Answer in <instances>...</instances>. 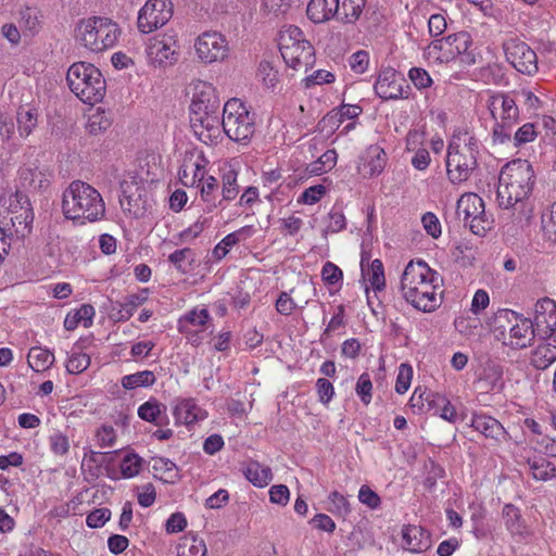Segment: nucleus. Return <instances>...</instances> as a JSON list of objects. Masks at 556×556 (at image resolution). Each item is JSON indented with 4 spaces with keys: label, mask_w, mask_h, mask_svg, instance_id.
<instances>
[{
    "label": "nucleus",
    "mask_w": 556,
    "mask_h": 556,
    "mask_svg": "<svg viewBox=\"0 0 556 556\" xmlns=\"http://www.w3.org/2000/svg\"><path fill=\"white\" fill-rule=\"evenodd\" d=\"M441 282L438 271L425 261L412 260L402 273L400 291L403 299L413 307L430 313L441 305Z\"/></svg>",
    "instance_id": "1"
},
{
    "label": "nucleus",
    "mask_w": 556,
    "mask_h": 556,
    "mask_svg": "<svg viewBox=\"0 0 556 556\" xmlns=\"http://www.w3.org/2000/svg\"><path fill=\"white\" fill-rule=\"evenodd\" d=\"M105 202L101 193L91 185L75 180L64 190L62 212L66 219L85 225L105 217Z\"/></svg>",
    "instance_id": "2"
},
{
    "label": "nucleus",
    "mask_w": 556,
    "mask_h": 556,
    "mask_svg": "<svg viewBox=\"0 0 556 556\" xmlns=\"http://www.w3.org/2000/svg\"><path fill=\"white\" fill-rule=\"evenodd\" d=\"M534 185V172L526 160H514L501 169L496 200L502 208H510L529 197Z\"/></svg>",
    "instance_id": "3"
},
{
    "label": "nucleus",
    "mask_w": 556,
    "mask_h": 556,
    "mask_svg": "<svg viewBox=\"0 0 556 556\" xmlns=\"http://www.w3.org/2000/svg\"><path fill=\"white\" fill-rule=\"evenodd\" d=\"M480 141L467 130H455L447 148L446 173L452 184L466 181L477 166Z\"/></svg>",
    "instance_id": "4"
},
{
    "label": "nucleus",
    "mask_w": 556,
    "mask_h": 556,
    "mask_svg": "<svg viewBox=\"0 0 556 556\" xmlns=\"http://www.w3.org/2000/svg\"><path fill=\"white\" fill-rule=\"evenodd\" d=\"M472 38L467 31H458L430 41L422 49V59L429 66H442L456 61L472 65L477 54L472 49Z\"/></svg>",
    "instance_id": "5"
},
{
    "label": "nucleus",
    "mask_w": 556,
    "mask_h": 556,
    "mask_svg": "<svg viewBox=\"0 0 556 556\" xmlns=\"http://www.w3.org/2000/svg\"><path fill=\"white\" fill-rule=\"evenodd\" d=\"M121 34L119 25L105 16L83 18L75 27L76 42L92 53H101L115 47Z\"/></svg>",
    "instance_id": "6"
},
{
    "label": "nucleus",
    "mask_w": 556,
    "mask_h": 556,
    "mask_svg": "<svg viewBox=\"0 0 556 556\" xmlns=\"http://www.w3.org/2000/svg\"><path fill=\"white\" fill-rule=\"evenodd\" d=\"M278 48L286 65L296 72L312 68L315 49L303 30L295 25H283L278 31Z\"/></svg>",
    "instance_id": "7"
},
{
    "label": "nucleus",
    "mask_w": 556,
    "mask_h": 556,
    "mask_svg": "<svg viewBox=\"0 0 556 556\" xmlns=\"http://www.w3.org/2000/svg\"><path fill=\"white\" fill-rule=\"evenodd\" d=\"M494 332L503 344L513 349H525L534 340L536 330L530 318L515 311L503 308L494 315Z\"/></svg>",
    "instance_id": "8"
},
{
    "label": "nucleus",
    "mask_w": 556,
    "mask_h": 556,
    "mask_svg": "<svg viewBox=\"0 0 556 556\" xmlns=\"http://www.w3.org/2000/svg\"><path fill=\"white\" fill-rule=\"evenodd\" d=\"M66 80L71 91L84 103L94 104L105 94V79L93 64L74 63L67 71Z\"/></svg>",
    "instance_id": "9"
},
{
    "label": "nucleus",
    "mask_w": 556,
    "mask_h": 556,
    "mask_svg": "<svg viewBox=\"0 0 556 556\" xmlns=\"http://www.w3.org/2000/svg\"><path fill=\"white\" fill-rule=\"evenodd\" d=\"M482 99L493 121L494 141L504 143L510 140L511 129L519 119L516 100L505 92H488Z\"/></svg>",
    "instance_id": "10"
},
{
    "label": "nucleus",
    "mask_w": 556,
    "mask_h": 556,
    "mask_svg": "<svg viewBox=\"0 0 556 556\" xmlns=\"http://www.w3.org/2000/svg\"><path fill=\"white\" fill-rule=\"evenodd\" d=\"M0 206L12 214L10 223L1 230L5 233V241H18L31 232L34 214L27 198L20 192H8L0 198Z\"/></svg>",
    "instance_id": "11"
},
{
    "label": "nucleus",
    "mask_w": 556,
    "mask_h": 556,
    "mask_svg": "<svg viewBox=\"0 0 556 556\" xmlns=\"http://www.w3.org/2000/svg\"><path fill=\"white\" fill-rule=\"evenodd\" d=\"M222 126L230 140L247 144L255 131L254 114L243 101L232 98L224 104Z\"/></svg>",
    "instance_id": "12"
},
{
    "label": "nucleus",
    "mask_w": 556,
    "mask_h": 556,
    "mask_svg": "<svg viewBox=\"0 0 556 556\" xmlns=\"http://www.w3.org/2000/svg\"><path fill=\"white\" fill-rule=\"evenodd\" d=\"M146 56L154 67L175 64L179 56L178 33L169 28L150 37L146 42Z\"/></svg>",
    "instance_id": "13"
},
{
    "label": "nucleus",
    "mask_w": 556,
    "mask_h": 556,
    "mask_svg": "<svg viewBox=\"0 0 556 556\" xmlns=\"http://www.w3.org/2000/svg\"><path fill=\"white\" fill-rule=\"evenodd\" d=\"M457 215L477 236H484L493 226V218L485 212L483 200L472 192L459 198Z\"/></svg>",
    "instance_id": "14"
},
{
    "label": "nucleus",
    "mask_w": 556,
    "mask_h": 556,
    "mask_svg": "<svg viewBox=\"0 0 556 556\" xmlns=\"http://www.w3.org/2000/svg\"><path fill=\"white\" fill-rule=\"evenodd\" d=\"M173 16L170 0H147L138 11L137 28L141 34H151L166 25Z\"/></svg>",
    "instance_id": "15"
},
{
    "label": "nucleus",
    "mask_w": 556,
    "mask_h": 556,
    "mask_svg": "<svg viewBox=\"0 0 556 556\" xmlns=\"http://www.w3.org/2000/svg\"><path fill=\"white\" fill-rule=\"evenodd\" d=\"M194 52L198 60L205 64L225 61L229 55V45L218 31H204L194 39Z\"/></svg>",
    "instance_id": "16"
},
{
    "label": "nucleus",
    "mask_w": 556,
    "mask_h": 556,
    "mask_svg": "<svg viewBox=\"0 0 556 556\" xmlns=\"http://www.w3.org/2000/svg\"><path fill=\"white\" fill-rule=\"evenodd\" d=\"M190 94V114H202V112L218 113L219 111V98L217 96L215 87L207 81L197 79L190 83L189 91Z\"/></svg>",
    "instance_id": "17"
},
{
    "label": "nucleus",
    "mask_w": 556,
    "mask_h": 556,
    "mask_svg": "<svg viewBox=\"0 0 556 556\" xmlns=\"http://www.w3.org/2000/svg\"><path fill=\"white\" fill-rule=\"evenodd\" d=\"M190 124L195 137L205 144H217L223 138L222 119L218 113L190 114Z\"/></svg>",
    "instance_id": "18"
},
{
    "label": "nucleus",
    "mask_w": 556,
    "mask_h": 556,
    "mask_svg": "<svg viewBox=\"0 0 556 556\" xmlns=\"http://www.w3.org/2000/svg\"><path fill=\"white\" fill-rule=\"evenodd\" d=\"M507 61L520 73L532 75L538 71L535 52L525 42L511 39L505 43Z\"/></svg>",
    "instance_id": "19"
},
{
    "label": "nucleus",
    "mask_w": 556,
    "mask_h": 556,
    "mask_svg": "<svg viewBox=\"0 0 556 556\" xmlns=\"http://www.w3.org/2000/svg\"><path fill=\"white\" fill-rule=\"evenodd\" d=\"M208 319L206 308L195 307L179 318L178 330L192 345H199L203 340L202 333L207 329Z\"/></svg>",
    "instance_id": "20"
},
{
    "label": "nucleus",
    "mask_w": 556,
    "mask_h": 556,
    "mask_svg": "<svg viewBox=\"0 0 556 556\" xmlns=\"http://www.w3.org/2000/svg\"><path fill=\"white\" fill-rule=\"evenodd\" d=\"M208 160L201 152H189L185 155L179 169V180L187 188H193L206 179Z\"/></svg>",
    "instance_id": "21"
},
{
    "label": "nucleus",
    "mask_w": 556,
    "mask_h": 556,
    "mask_svg": "<svg viewBox=\"0 0 556 556\" xmlns=\"http://www.w3.org/2000/svg\"><path fill=\"white\" fill-rule=\"evenodd\" d=\"M176 426L192 428L195 424L207 418V412L193 397H178L172 407Z\"/></svg>",
    "instance_id": "22"
},
{
    "label": "nucleus",
    "mask_w": 556,
    "mask_h": 556,
    "mask_svg": "<svg viewBox=\"0 0 556 556\" xmlns=\"http://www.w3.org/2000/svg\"><path fill=\"white\" fill-rule=\"evenodd\" d=\"M387 161L388 157L383 148L371 144L359 155L356 170L362 178L371 179L382 174Z\"/></svg>",
    "instance_id": "23"
},
{
    "label": "nucleus",
    "mask_w": 556,
    "mask_h": 556,
    "mask_svg": "<svg viewBox=\"0 0 556 556\" xmlns=\"http://www.w3.org/2000/svg\"><path fill=\"white\" fill-rule=\"evenodd\" d=\"M119 203L123 211L130 216L141 217L147 211L142 186L135 178L123 180Z\"/></svg>",
    "instance_id": "24"
},
{
    "label": "nucleus",
    "mask_w": 556,
    "mask_h": 556,
    "mask_svg": "<svg viewBox=\"0 0 556 556\" xmlns=\"http://www.w3.org/2000/svg\"><path fill=\"white\" fill-rule=\"evenodd\" d=\"M532 323L539 336L551 337L556 331V302L549 298L538 300Z\"/></svg>",
    "instance_id": "25"
},
{
    "label": "nucleus",
    "mask_w": 556,
    "mask_h": 556,
    "mask_svg": "<svg viewBox=\"0 0 556 556\" xmlns=\"http://www.w3.org/2000/svg\"><path fill=\"white\" fill-rule=\"evenodd\" d=\"M313 291L314 288L311 283L302 282L298 288L291 290L292 293H295V299L291 298L288 292H281L276 301L277 312L281 315L289 316L295 308H304L309 302Z\"/></svg>",
    "instance_id": "26"
},
{
    "label": "nucleus",
    "mask_w": 556,
    "mask_h": 556,
    "mask_svg": "<svg viewBox=\"0 0 556 556\" xmlns=\"http://www.w3.org/2000/svg\"><path fill=\"white\" fill-rule=\"evenodd\" d=\"M18 173L22 186L30 190L47 188L52 178L51 170L37 162L25 164Z\"/></svg>",
    "instance_id": "27"
},
{
    "label": "nucleus",
    "mask_w": 556,
    "mask_h": 556,
    "mask_svg": "<svg viewBox=\"0 0 556 556\" xmlns=\"http://www.w3.org/2000/svg\"><path fill=\"white\" fill-rule=\"evenodd\" d=\"M401 535V545L406 552L420 554L431 547V536L422 527L415 525L403 526Z\"/></svg>",
    "instance_id": "28"
},
{
    "label": "nucleus",
    "mask_w": 556,
    "mask_h": 556,
    "mask_svg": "<svg viewBox=\"0 0 556 556\" xmlns=\"http://www.w3.org/2000/svg\"><path fill=\"white\" fill-rule=\"evenodd\" d=\"M376 94L383 99H397L402 96L401 78L393 68L381 71L375 83Z\"/></svg>",
    "instance_id": "29"
},
{
    "label": "nucleus",
    "mask_w": 556,
    "mask_h": 556,
    "mask_svg": "<svg viewBox=\"0 0 556 556\" xmlns=\"http://www.w3.org/2000/svg\"><path fill=\"white\" fill-rule=\"evenodd\" d=\"M241 168V162L233 157L223 162L220 166L222 172V195L223 200L231 201L239 193V186L237 182L238 174Z\"/></svg>",
    "instance_id": "30"
},
{
    "label": "nucleus",
    "mask_w": 556,
    "mask_h": 556,
    "mask_svg": "<svg viewBox=\"0 0 556 556\" xmlns=\"http://www.w3.org/2000/svg\"><path fill=\"white\" fill-rule=\"evenodd\" d=\"M362 275L365 282V289L368 303H370L369 289L375 292L382 291L386 287V277L383 264L380 260L376 258L367 266L365 265V257L361 261Z\"/></svg>",
    "instance_id": "31"
},
{
    "label": "nucleus",
    "mask_w": 556,
    "mask_h": 556,
    "mask_svg": "<svg viewBox=\"0 0 556 556\" xmlns=\"http://www.w3.org/2000/svg\"><path fill=\"white\" fill-rule=\"evenodd\" d=\"M307 17L316 24L337 16L339 18L338 0H311L306 9Z\"/></svg>",
    "instance_id": "32"
},
{
    "label": "nucleus",
    "mask_w": 556,
    "mask_h": 556,
    "mask_svg": "<svg viewBox=\"0 0 556 556\" xmlns=\"http://www.w3.org/2000/svg\"><path fill=\"white\" fill-rule=\"evenodd\" d=\"M193 188L199 191L204 212H213L222 204V200L218 199V184L214 176H208Z\"/></svg>",
    "instance_id": "33"
},
{
    "label": "nucleus",
    "mask_w": 556,
    "mask_h": 556,
    "mask_svg": "<svg viewBox=\"0 0 556 556\" xmlns=\"http://www.w3.org/2000/svg\"><path fill=\"white\" fill-rule=\"evenodd\" d=\"M471 427L485 438L502 440L506 435L504 427L493 417L486 415H473Z\"/></svg>",
    "instance_id": "34"
},
{
    "label": "nucleus",
    "mask_w": 556,
    "mask_h": 556,
    "mask_svg": "<svg viewBox=\"0 0 556 556\" xmlns=\"http://www.w3.org/2000/svg\"><path fill=\"white\" fill-rule=\"evenodd\" d=\"M426 401L428 403V409H431L430 412H433L434 415L440 416L451 424L456 422L458 418L457 412L445 395L435 393L428 395Z\"/></svg>",
    "instance_id": "35"
},
{
    "label": "nucleus",
    "mask_w": 556,
    "mask_h": 556,
    "mask_svg": "<svg viewBox=\"0 0 556 556\" xmlns=\"http://www.w3.org/2000/svg\"><path fill=\"white\" fill-rule=\"evenodd\" d=\"M16 122L20 137L27 138L37 127V109L30 104L21 105L16 113Z\"/></svg>",
    "instance_id": "36"
},
{
    "label": "nucleus",
    "mask_w": 556,
    "mask_h": 556,
    "mask_svg": "<svg viewBox=\"0 0 556 556\" xmlns=\"http://www.w3.org/2000/svg\"><path fill=\"white\" fill-rule=\"evenodd\" d=\"M165 410L166 407L164 404L155 399H150L139 406L138 416L144 421L160 426L163 424H168V418L165 415Z\"/></svg>",
    "instance_id": "37"
},
{
    "label": "nucleus",
    "mask_w": 556,
    "mask_h": 556,
    "mask_svg": "<svg viewBox=\"0 0 556 556\" xmlns=\"http://www.w3.org/2000/svg\"><path fill=\"white\" fill-rule=\"evenodd\" d=\"M96 311L92 305L83 304L79 308L67 313L64 319V328L68 331L75 330L79 325L88 328L92 324Z\"/></svg>",
    "instance_id": "38"
},
{
    "label": "nucleus",
    "mask_w": 556,
    "mask_h": 556,
    "mask_svg": "<svg viewBox=\"0 0 556 556\" xmlns=\"http://www.w3.org/2000/svg\"><path fill=\"white\" fill-rule=\"evenodd\" d=\"M556 361V340L538 345L531 355V365L539 370L548 368Z\"/></svg>",
    "instance_id": "39"
},
{
    "label": "nucleus",
    "mask_w": 556,
    "mask_h": 556,
    "mask_svg": "<svg viewBox=\"0 0 556 556\" xmlns=\"http://www.w3.org/2000/svg\"><path fill=\"white\" fill-rule=\"evenodd\" d=\"M54 361V354L50 350L41 346L31 348L27 355L29 367L37 372L48 370L53 365Z\"/></svg>",
    "instance_id": "40"
},
{
    "label": "nucleus",
    "mask_w": 556,
    "mask_h": 556,
    "mask_svg": "<svg viewBox=\"0 0 556 556\" xmlns=\"http://www.w3.org/2000/svg\"><path fill=\"white\" fill-rule=\"evenodd\" d=\"M244 476L256 488H264L273 480L270 468L257 462H252L247 466Z\"/></svg>",
    "instance_id": "41"
},
{
    "label": "nucleus",
    "mask_w": 556,
    "mask_h": 556,
    "mask_svg": "<svg viewBox=\"0 0 556 556\" xmlns=\"http://www.w3.org/2000/svg\"><path fill=\"white\" fill-rule=\"evenodd\" d=\"M143 459L132 451H126L122 454L119 460V472L124 479L137 477L142 470Z\"/></svg>",
    "instance_id": "42"
},
{
    "label": "nucleus",
    "mask_w": 556,
    "mask_h": 556,
    "mask_svg": "<svg viewBox=\"0 0 556 556\" xmlns=\"http://www.w3.org/2000/svg\"><path fill=\"white\" fill-rule=\"evenodd\" d=\"M206 552L204 541L193 535L181 538L176 546L177 556H206Z\"/></svg>",
    "instance_id": "43"
},
{
    "label": "nucleus",
    "mask_w": 556,
    "mask_h": 556,
    "mask_svg": "<svg viewBox=\"0 0 556 556\" xmlns=\"http://www.w3.org/2000/svg\"><path fill=\"white\" fill-rule=\"evenodd\" d=\"M257 78L267 90L276 91L281 83L279 71L268 61H262L257 70Z\"/></svg>",
    "instance_id": "44"
},
{
    "label": "nucleus",
    "mask_w": 556,
    "mask_h": 556,
    "mask_svg": "<svg viewBox=\"0 0 556 556\" xmlns=\"http://www.w3.org/2000/svg\"><path fill=\"white\" fill-rule=\"evenodd\" d=\"M503 518L506 529L511 535H523L526 532L525 523L521 519L520 510L511 504L503 507Z\"/></svg>",
    "instance_id": "45"
},
{
    "label": "nucleus",
    "mask_w": 556,
    "mask_h": 556,
    "mask_svg": "<svg viewBox=\"0 0 556 556\" xmlns=\"http://www.w3.org/2000/svg\"><path fill=\"white\" fill-rule=\"evenodd\" d=\"M154 382L155 375L151 370L137 371L135 374L126 375L121 379V384L125 390L150 387L154 384Z\"/></svg>",
    "instance_id": "46"
},
{
    "label": "nucleus",
    "mask_w": 556,
    "mask_h": 556,
    "mask_svg": "<svg viewBox=\"0 0 556 556\" xmlns=\"http://www.w3.org/2000/svg\"><path fill=\"white\" fill-rule=\"evenodd\" d=\"M541 231L546 241L556 243V202L543 211L541 215Z\"/></svg>",
    "instance_id": "47"
},
{
    "label": "nucleus",
    "mask_w": 556,
    "mask_h": 556,
    "mask_svg": "<svg viewBox=\"0 0 556 556\" xmlns=\"http://www.w3.org/2000/svg\"><path fill=\"white\" fill-rule=\"evenodd\" d=\"M366 0H338L339 20L346 23L355 22L362 14Z\"/></svg>",
    "instance_id": "48"
},
{
    "label": "nucleus",
    "mask_w": 556,
    "mask_h": 556,
    "mask_svg": "<svg viewBox=\"0 0 556 556\" xmlns=\"http://www.w3.org/2000/svg\"><path fill=\"white\" fill-rule=\"evenodd\" d=\"M147 300L146 292L131 294L125 299L124 302L118 303V311L116 317L118 320H128Z\"/></svg>",
    "instance_id": "49"
},
{
    "label": "nucleus",
    "mask_w": 556,
    "mask_h": 556,
    "mask_svg": "<svg viewBox=\"0 0 556 556\" xmlns=\"http://www.w3.org/2000/svg\"><path fill=\"white\" fill-rule=\"evenodd\" d=\"M152 469L154 475L164 482H174L178 478V469L168 458H154Z\"/></svg>",
    "instance_id": "50"
},
{
    "label": "nucleus",
    "mask_w": 556,
    "mask_h": 556,
    "mask_svg": "<svg viewBox=\"0 0 556 556\" xmlns=\"http://www.w3.org/2000/svg\"><path fill=\"white\" fill-rule=\"evenodd\" d=\"M51 453L60 458H65L71 448L68 437L60 430L53 431L48 439Z\"/></svg>",
    "instance_id": "51"
},
{
    "label": "nucleus",
    "mask_w": 556,
    "mask_h": 556,
    "mask_svg": "<svg viewBox=\"0 0 556 556\" xmlns=\"http://www.w3.org/2000/svg\"><path fill=\"white\" fill-rule=\"evenodd\" d=\"M362 113V108L353 104H343L332 111L325 121L333 125L342 124L345 121H352Z\"/></svg>",
    "instance_id": "52"
},
{
    "label": "nucleus",
    "mask_w": 556,
    "mask_h": 556,
    "mask_svg": "<svg viewBox=\"0 0 556 556\" xmlns=\"http://www.w3.org/2000/svg\"><path fill=\"white\" fill-rule=\"evenodd\" d=\"M111 126L109 115L100 108L94 109L88 116L87 129L90 134H100Z\"/></svg>",
    "instance_id": "53"
},
{
    "label": "nucleus",
    "mask_w": 556,
    "mask_h": 556,
    "mask_svg": "<svg viewBox=\"0 0 556 556\" xmlns=\"http://www.w3.org/2000/svg\"><path fill=\"white\" fill-rule=\"evenodd\" d=\"M337 152L334 150H327L319 159L312 163L308 170L313 175H321L331 170L337 164Z\"/></svg>",
    "instance_id": "54"
},
{
    "label": "nucleus",
    "mask_w": 556,
    "mask_h": 556,
    "mask_svg": "<svg viewBox=\"0 0 556 556\" xmlns=\"http://www.w3.org/2000/svg\"><path fill=\"white\" fill-rule=\"evenodd\" d=\"M168 261L181 273H187L194 261V253L191 249L185 248L174 251Z\"/></svg>",
    "instance_id": "55"
},
{
    "label": "nucleus",
    "mask_w": 556,
    "mask_h": 556,
    "mask_svg": "<svg viewBox=\"0 0 556 556\" xmlns=\"http://www.w3.org/2000/svg\"><path fill=\"white\" fill-rule=\"evenodd\" d=\"M90 366V356L86 353L73 351L66 362V370L71 375H78Z\"/></svg>",
    "instance_id": "56"
},
{
    "label": "nucleus",
    "mask_w": 556,
    "mask_h": 556,
    "mask_svg": "<svg viewBox=\"0 0 556 556\" xmlns=\"http://www.w3.org/2000/svg\"><path fill=\"white\" fill-rule=\"evenodd\" d=\"M328 510L339 516H346L351 508L346 497L338 491H332L328 496Z\"/></svg>",
    "instance_id": "57"
},
{
    "label": "nucleus",
    "mask_w": 556,
    "mask_h": 556,
    "mask_svg": "<svg viewBox=\"0 0 556 556\" xmlns=\"http://www.w3.org/2000/svg\"><path fill=\"white\" fill-rule=\"evenodd\" d=\"M530 469L533 478L542 481L548 480L551 477H553L556 470V468L544 458L534 459L531 462Z\"/></svg>",
    "instance_id": "58"
},
{
    "label": "nucleus",
    "mask_w": 556,
    "mask_h": 556,
    "mask_svg": "<svg viewBox=\"0 0 556 556\" xmlns=\"http://www.w3.org/2000/svg\"><path fill=\"white\" fill-rule=\"evenodd\" d=\"M355 392L364 405H368L372 399V382L367 372L362 374L356 382Z\"/></svg>",
    "instance_id": "59"
},
{
    "label": "nucleus",
    "mask_w": 556,
    "mask_h": 556,
    "mask_svg": "<svg viewBox=\"0 0 556 556\" xmlns=\"http://www.w3.org/2000/svg\"><path fill=\"white\" fill-rule=\"evenodd\" d=\"M413 378V368L408 364H401L397 370L395 382V391L399 394H404L410 387Z\"/></svg>",
    "instance_id": "60"
},
{
    "label": "nucleus",
    "mask_w": 556,
    "mask_h": 556,
    "mask_svg": "<svg viewBox=\"0 0 556 556\" xmlns=\"http://www.w3.org/2000/svg\"><path fill=\"white\" fill-rule=\"evenodd\" d=\"M538 136L535 126L532 123H526L519 127L514 135V146L519 147L532 142Z\"/></svg>",
    "instance_id": "61"
},
{
    "label": "nucleus",
    "mask_w": 556,
    "mask_h": 556,
    "mask_svg": "<svg viewBox=\"0 0 556 556\" xmlns=\"http://www.w3.org/2000/svg\"><path fill=\"white\" fill-rule=\"evenodd\" d=\"M326 193V188L323 185H315L305 189L298 199L299 204L313 205L321 200Z\"/></svg>",
    "instance_id": "62"
},
{
    "label": "nucleus",
    "mask_w": 556,
    "mask_h": 556,
    "mask_svg": "<svg viewBox=\"0 0 556 556\" xmlns=\"http://www.w3.org/2000/svg\"><path fill=\"white\" fill-rule=\"evenodd\" d=\"M408 77L417 89H427L433 84L429 73L421 67L410 68L408 72Z\"/></svg>",
    "instance_id": "63"
},
{
    "label": "nucleus",
    "mask_w": 556,
    "mask_h": 556,
    "mask_svg": "<svg viewBox=\"0 0 556 556\" xmlns=\"http://www.w3.org/2000/svg\"><path fill=\"white\" fill-rule=\"evenodd\" d=\"M351 70L356 74H364L369 66V53L365 50L354 52L349 59Z\"/></svg>",
    "instance_id": "64"
}]
</instances>
